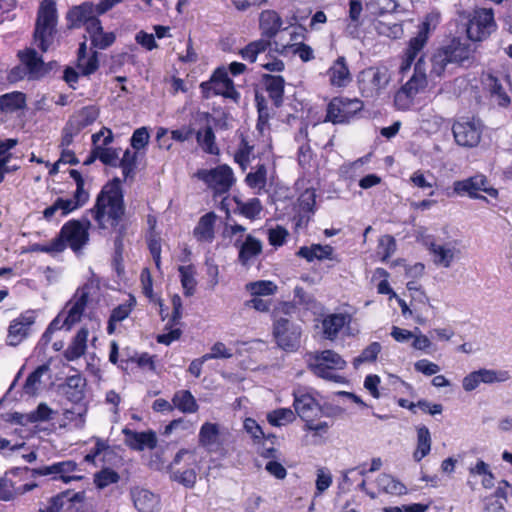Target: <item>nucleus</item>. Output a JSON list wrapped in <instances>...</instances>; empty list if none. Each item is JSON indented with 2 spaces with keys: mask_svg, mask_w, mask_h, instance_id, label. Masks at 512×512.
I'll use <instances>...</instances> for the list:
<instances>
[{
  "mask_svg": "<svg viewBox=\"0 0 512 512\" xmlns=\"http://www.w3.org/2000/svg\"><path fill=\"white\" fill-rule=\"evenodd\" d=\"M90 212L101 229L116 228L120 225L125 214V205L118 178L102 188Z\"/></svg>",
  "mask_w": 512,
  "mask_h": 512,
  "instance_id": "f257e3e1",
  "label": "nucleus"
},
{
  "mask_svg": "<svg viewBox=\"0 0 512 512\" xmlns=\"http://www.w3.org/2000/svg\"><path fill=\"white\" fill-rule=\"evenodd\" d=\"M308 368L322 379L340 383L344 378L336 373L346 366V361L333 350L316 351L308 354Z\"/></svg>",
  "mask_w": 512,
  "mask_h": 512,
  "instance_id": "f03ea898",
  "label": "nucleus"
},
{
  "mask_svg": "<svg viewBox=\"0 0 512 512\" xmlns=\"http://www.w3.org/2000/svg\"><path fill=\"white\" fill-rule=\"evenodd\" d=\"M294 310V306L289 303H282L275 311V322L273 325V335L277 345L286 351H294L300 345L302 334L301 327L291 323L288 319L280 317V313L289 314Z\"/></svg>",
  "mask_w": 512,
  "mask_h": 512,
  "instance_id": "7ed1b4c3",
  "label": "nucleus"
},
{
  "mask_svg": "<svg viewBox=\"0 0 512 512\" xmlns=\"http://www.w3.org/2000/svg\"><path fill=\"white\" fill-rule=\"evenodd\" d=\"M56 22L55 2L53 0H43L38 11L34 32L35 41L43 52H46L52 43Z\"/></svg>",
  "mask_w": 512,
  "mask_h": 512,
  "instance_id": "20e7f679",
  "label": "nucleus"
},
{
  "mask_svg": "<svg viewBox=\"0 0 512 512\" xmlns=\"http://www.w3.org/2000/svg\"><path fill=\"white\" fill-rule=\"evenodd\" d=\"M391 73L387 67H368L357 76L358 88L365 98L378 97L389 85Z\"/></svg>",
  "mask_w": 512,
  "mask_h": 512,
  "instance_id": "39448f33",
  "label": "nucleus"
},
{
  "mask_svg": "<svg viewBox=\"0 0 512 512\" xmlns=\"http://www.w3.org/2000/svg\"><path fill=\"white\" fill-rule=\"evenodd\" d=\"M364 105L358 98H333L327 107L326 120L333 124H342L350 121Z\"/></svg>",
  "mask_w": 512,
  "mask_h": 512,
  "instance_id": "423d86ee",
  "label": "nucleus"
},
{
  "mask_svg": "<svg viewBox=\"0 0 512 512\" xmlns=\"http://www.w3.org/2000/svg\"><path fill=\"white\" fill-rule=\"evenodd\" d=\"M40 512H95L94 506L84 499L83 493L68 492L58 494L49 500L48 505Z\"/></svg>",
  "mask_w": 512,
  "mask_h": 512,
  "instance_id": "0eeeda50",
  "label": "nucleus"
},
{
  "mask_svg": "<svg viewBox=\"0 0 512 512\" xmlns=\"http://www.w3.org/2000/svg\"><path fill=\"white\" fill-rule=\"evenodd\" d=\"M423 244L430 252L433 263L442 268H450L461 253L460 249L457 248L456 241L437 243L431 235L423 238Z\"/></svg>",
  "mask_w": 512,
  "mask_h": 512,
  "instance_id": "6e6552de",
  "label": "nucleus"
},
{
  "mask_svg": "<svg viewBox=\"0 0 512 512\" xmlns=\"http://www.w3.org/2000/svg\"><path fill=\"white\" fill-rule=\"evenodd\" d=\"M453 190L458 195H467L473 199L486 200L479 192H485L492 198L498 197V190L490 186L488 179L483 174H477L464 180L455 181Z\"/></svg>",
  "mask_w": 512,
  "mask_h": 512,
  "instance_id": "1a4fd4ad",
  "label": "nucleus"
},
{
  "mask_svg": "<svg viewBox=\"0 0 512 512\" xmlns=\"http://www.w3.org/2000/svg\"><path fill=\"white\" fill-rule=\"evenodd\" d=\"M495 27L493 10L479 9L468 22L467 36L472 41H482L495 30Z\"/></svg>",
  "mask_w": 512,
  "mask_h": 512,
  "instance_id": "9d476101",
  "label": "nucleus"
},
{
  "mask_svg": "<svg viewBox=\"0 0 512 512\" xmlns=\"http://www.w3.org/2000/svg\"><path fill=\"white\" fill-rule=\"evenodd\" d=\"M90 225L88 220L69 221L61 228L57 238L62 239L65 245L67 243L73 251L77 252L88 243Z\"/></svg>",
  "mask_w": 512,
  "mask_h": 512,
  "instance_id": "9b49d317",
  "label": "nucleus"
},
{
  "mask_svg": "<svg viewBox=\"0 0 512 512\" xmlns=\"http://www.w3.org/2000/svg\"><path fill=\"white\" fill-rule=\"evenodd\" d=\"M197 177L218 194L229 191L235 180L232 169L227 165H220L211 170H200Z\"/></svg>",
  "mask_w": 512,
  "mask_h": 512,
  "instance_id": "f8f14e48",
  "label": "nucleus"
},
{
  "mask_svg": "<svg viewBox=\"0 0 512 512\" xmlns=\"http://www.w3.org/2000/svg\"><path fill=\"white\" fill-rule=\"evenodd\" d=\"M31 472L28 467L24 468H13L6 472L3 477L0 478V500L1 501H12L17 497L33 490L38 485L37 483H26L23 485L16 486V483L10 476H21L23 473Z\"/></svg>",
  "mask_w": 512,
  "mask_h": 512,
  "instance_id": "ddd939ff",
  "label": "nucleus"
},
{
  "mask_svg": "<svg viewBox=\"0 0 512 512\" xmlns=\"http://www.w3.org/2000/svg\"><path fill=\"white\" fill-rule=\"evenodd\" d=\"M455 141L463 147H475L479 144L482 125L478 120H459L452 127Z\"/></svg>",
  "mask_w": 512,
  "mask_h": 512,
  "instance_id": "4468645a",
  "label": "nucleus"
},
{
  "mask_svg": "<svg viewBox=\"0 0 512 512\" xmlns=\"http://www.w3.org/2000/svg\"><path fill=\"white\" fill-rule=\"evenodd\" d=\"M430 19L431 17L427 16L425 21H423L420 25L417 35L410 39L403 55L402 63L400 66L401 72H405L410 69L416 57L425 47L428 40V35L430 33Z\"/></svg>",
  "mask_w": 512,
  "mask_h": 512,
  "instance_id": "2eb2a0df",
  "label": "nucleus"
},
{
  "mask_svg": "<svg viewBox=\"0 0 512 512\" xmlns=\"http://www.w3.org/2000/svg\"><path fill=\"white\" fill-rule=\"evenodd\" d=\"M77 471V464L72 460L53 463L52 465L31 469L32 477L51 476L53 480H61L69 483L72 480H80L81 476L74 473Z\"/></svg>",
  "mask_w": 512,
  "mask_h": 512,
  "instance_id": "dca6fc26",
  "label": "nucleus"
},
{
  "mask_svg": "<svg viewBox=\"0 0 512 512\" xmlns=\"http://www.w3.org/2000/svg\"><path fill=\"white\" fill-rule=\"evenodd\" d=\"M89 294L88 286L81 287L76 291L73 298L67 304L69 310L63 320V324L66 325L67 330H70L73 325L81 320L82 314L88 303Z\"/></svg>",
  "mask_w": 512,
  "mask_h": 512,
  "instance_id": "f3484780",
  "label": "nucleus"
},
{
  "mask_svg": "<svg viewBox=\"0 0 512 512\" xmlns=\"http://www.w3.org/2000/svg\"><path fill=\"white\" fill-rule=\"evenodd\" d=\"M202 87H208L215 95H222L234 101H237L240 96L224 69L216 70L211 80L203 83Z\"/></svg>",
  "mask_w": 512,
  "mask_h": 512,
  "instance_id": "a211bd4d",
  "label": "nucleus"
},
{
  "mask_svg": "<svg viewBox=\"0 0 512 512\" xmlns=\"http://www.w3.org/2000/svg\"><path fill=\"white\" fill-rule=\"evenodd\" d=\"M295 412L306 423L314 421L321 415V407L318 402L307 393H294Z\"/></svg>",
  "mask_w": 512,
  "mask_h": 512,
  "instance_id": "6ab92c4d",
  "label": "nucleus"
},
{
  "mask_svg": "<svg viewBox=\"0 0 512 512\" xmlns=\"http://www.w3.org/2000/svg\"><path fill=\"white\" fill-rule=\"evenodd\" d=\"M34 322L33 312H26L14 319L8 328L7 344L17 346L21 343L27 337L28 330Z\"/></svg>",
  "mask_w": 512,
  "mask_h": 512,
  "instance_id": "aec40b11",
  "label": "nucleus"
},
{
  "mask_svg": "<svg viewBox=\"0 0 512 512\" xmlns=\"http://www.w3.org/2000/svg\"><path fill=\"white\" fill-rule=\"evenodd\" d=\"M485 87L488 89L490 96L494 101L501 107H507L511 103V99L503 87V82L510 85V76L505 74L502 78L495 76L492 73H488L484 77Z\"/></svg>",
  "mask_w": 512,
  "mask_h": 512,
  "instance_id": "412c9836",
  "label": "nucleus"
},
{
  "mask_svg": "<svg viewBox=\"0 0 512 512\" xmlns=\"http://www.w3.org/2000/svg\"><path fill=\"white\" fill-rule=\"evenodd\" d=\"M96 6L91 2L82 3L72 8L68 13V20L71 27L85 26L89 30L90 24L94 21H100L97 17Z\"/></svg>",
  "mask_w": 512,
  "mask_h": 512,
  "instance_id": "4be33fe9",
  "label": "nucleus"
},
{
  "mask_svg": "<svg viewBox=\"0 0 512 512\" xmlns=\"http://www.w3.org/2000/svg\"><path fill=\"white\" fill-rule=\"evenodd\" d=\"M329 83L336 88H344L352 81V75L344 56H339L326 72Z\"/></svg>",
  "mask_w": 512,
  "mask_h": 512,
  "instance_id": "5701e85b",
  "label": "nucleus"
},
{
  "mask_svg": "<svg viewBox=\"0 0 512 512\" xmlns=\"http://www.w3.org/2000/svg\"><path fill=\"white\" fill-rule=\"evenodd\" d=\"M130 495L134 507L139 512H157L159 510L160 499L152 491L142 487H134L131 489Z\"/></svg>",
  "mask_w": 512,
  "mask_h": 512,
  "instance_id": "b1692460",
  "label": "nucleus"
},
{
  "mask_svg": "<svg viewBox=\"0 0 512 512\" xmlns=\"http://www.w3.org/2000/svg\"><path fill=\"white\" fill-rule=\"evenodd\" d=\"M18 56L27 69L29 79H39L48 72L42 58L38 56L34 49L28 48L19 51Z\"/></svg>",
  "mask_w": 512,
  "mask_h": 512,
  "instance_id": "393cba45",
  "label": "nucleus"
},
{
  "mask_svg": "<svg viewBox=\"0 0 512 512\" xmlns=\"http://www.w3.org/2000/svg\"><path fill=\"white\" fill-rule=\"evenodd\" d=\"M122 433L125 435V444L133 450L154 449L157 445L156 434L152 431L136 432L129 428H124Z\"/></svg>",
  "mask_w": 512,
  "mask_h": 512,
  "instance_id": "a878e982",
  "label": "nucleus"
},
{
  "mask_svg": "<svg viewBox=\"0 0 512 512\" xmlns=\"http://www.w3.org/2000/svg\"><path fill=\"white\" fill-rule=\"evenodd\" d=\"M198 442L200 446L204 447L209 452H217L222 445L220 441L219 425L205 422L200 428Z\"/></svg>",
  "mask_w": 512,
  "mask_h": 512,
  "instance_id": "bb28decb",
  "label": "nucleus"
},
{
  "mask_svg": "<svg viewBox=\"0 0 512 512\" xmlns=\"http://www.w3.org/2000/svg\"><path fill=\"white\" fill-rule=\"evenodd\" d=\"M427 85L428 79L425 69V62L423 56H420L415 63L413 75L403 86L416 97L420 92L425 90Z\"/></svg>",
  "mask_w": 512,
  "mask_h": 512,
  "instance_id": "cd10ccee",
  "label": "nucleus"
},
{
  "mask_svg": "<svg viewBox=\"0 0 512 512\" xmlns=\"http://www.w3.org/2000/svg\"><path fill=\"white\" fill-rule=\"evenodd\" d=\"M448 55L450 61L454 64H463L468 61L473 53L470 45L466 42H461L459 39L454 38L451 42L442 47Z\"/></svg>",
  "mask_w": 512,
  "mask_h": 512,
  "instance_id": "c85d7f7f",
  "label": "nucleus"
},
{
  "mask_svg": "<svg viewBox=\"0 0 512 512\" xmlns=\"http://www.w3.org/2000/svg\"><path fill=\"white\" fill-rule=\"evenodd\" d=\"M282 26V19L274 10H265L259 17V27L262 35L268 39L276 36Z\"/></svg>",
  "mask_w": 512,
  "mask_h": 512,
  "instance_id": "c756f323",
  "label": "nucleus"
},
{
  "mask_svg": "<svg viewBox=\"0 0 512 512\" xmlns=\"http://www.w3.org/2000/svg\"><path fill=\"white\" fill-rule=\"evenodd\" d=\"M98 115L99 110L95 106L83 107L71 117L69 121L70 128L73 132L77 133L83 128L94 123L98 118Z\"/></svg>",
  "mask_w": 512,
  "mask_h": 512,
  "instance_id": "7c9ffc66",
  "label": "nucleus"
},
{
  "mask_svg": "<svg viewBox=\"0 0 512 512\" xmlns=\"http://www.w3.org/2000/svg\"><path fill=\"white\" fill-rule=\"evenodd\" d=\"M216 218L217 216L214 212H209L199 219L193 231V235L198 241L212 242Z\"/></svg>",
  "mask_w": 512,
  "mask_h": 512,
  "instance_id": "2f4dec72",
  "label": "nucleus"
},
{
  "mask_svg": "<svg viewBox=\"0 0 512 512\" xmlns=\"http://www.w3.org/2000/svg\"><path fill=\"white\" fill-rule=\"evenodd\" d=\"M89 34L91 43L98 49H106L111 46L115 41L113 32H104L100 21H94L90 24Z\"/></svg>",
  "mask_w": 512,
  "mask_h": 512,
  "instance_id": "473e14b6",
  "label": "nucleus"
},
{
  "mask_svg": "<svg viewBox=\"0 0 512 512\" xmlns=\"http://www.w3.org/2000/svg\"><path fill=\"white\" fill-rule=\"evenodd\" d=\"M348 317L345 314H329L322 320V331L325 339L335 340L345 326Z\"/></svg>",
  "mask_w": 512,
  "mask_h": 512,
  "instance_id": "72a5a7b5",
  "label": "nucleus"
},
{
  "mask_svg": "<svg viewBox=\"0 0 512 512\" xmlns=\"http://www.w3.org/2000/svg\"><path fill=\"white\" fill-rule=\"evenodd\" d=\"M85 384V379L79 374L67 377L65 384L62 386L67 399L73 403L82 401Z\"/></svg>",
  "mask_w": 512,
  "mask_h": 512,
  "instance_id": "f704fd0d",
  "label": "nucleus"
},
{
  "mask_svg": "<svg viewBox=\"0 0 512 512\" xmlns=\"http://www.w3.org/2000/svg\"><path fill=\"white\" fill-rule=\"evenodd\" d=\"M89 331L87 328H81L75 337L73 338L71 344L67 347L64 352V357L68 361H73L80 358L84 355L87 348V339H88Z\"/></svg>",
  "mask_w": 512,
  "mask_h": 512,
  "instance_id": "c9c22d12",
  "label": "nucleus"
},
{
  "mask_svg": "<svg viewBox=\"0 0 512 512\" xmlns=\"http://www.w3.org/2000/svg\"><path fill=\"white\" fill-rule=\"evenodd\" d=\"M417 431V446L413 452V459L416 462H420L424 457H426L431 451V434L429 429L424 426H418L416 428Z\"/></svg>",
  "mask_w": 512,
  "mask_h": 512,
  "instance_id": "e433bc0d",
  "label": "nucleus"
},
{
  "mask_svg": "<svg viewBox=\"0 0 512 512\" xmlns=\"http://www.w3.org/2000/svg\"><path fill=\"white\" fill-rule=\"evenodd\" d=\"M266 91L276 107L282 105L285 81L281 76L267 75L264 77Z\"/></svg>",
  "mask_w": 512,
  "mask_h": 512,
  "instance_id": "4c0bfd02",
  "label": "nucleus"
},
{
  "mask_svg": "<svg viewBox=\"0 0 512 512\" xmlns=\"http://www.w3.org/2000/svg\"><path fill=\"white\" fill-rule=\"evenodd\" d=\"M373 26L379 35H383L391 39H397L403 35L402 25L394 21L391 16L375 20Z\"/></svg>",
  "mask_w": 512,
  "mask_h": 512,
  "instance_id": "58836bf2",
  "label": "nucleus"
},
{
  "mask_svg": "<svg viewBox=\"0 0 512 512\" xmlns=\"http://www.w3.org/2000/svg\"><path fill=\"white\" fill-rule=\"evenodd\" d=\"M332 253L333 248L330 245L313 244L311 246L301 247L298 250L297 255L311 262L315 259H331Z\"/></svg>",
  "mask_w": 512,
  "mask_h": 512,
  "instance_id": "ea45409f",
  "label": "nucleus"
},
{
  "mask_svg": "<svg viewBox=\"0 0 512 512\" xmlns=\"http://www.w3.org/2000/svg\"><path fill=\"white\" fill-rule=\"evenodd\" d=\"M26 105V96L22 92H11L0 96V110L5 113H12L23 109Z\"/></svg>",
  "mask_w": 512,
  "mask_h": 512,
  "instance_id": "a19ab883",
  "label": "nucleus"
},
{
  "mask_svg": "<svg viewBox=\"0 0 512 512\" xmlns=\"http://www.w3.org/2000/svg\"><path fill=\"white\" fill-rule=\"evenodd\" d=\"M262 251L261 242L251 235L246 237L239 251V261L242 265H248L249 261L259 255Z\"/></svg>",
  "mask_w": 512,
  "mask_h": 512,
  "instance_id": "79ce46f5",
  "label": "nucleus"
},
{
  "mask_svg": "<svg viewBox=\"0 0 512 512\" xmlns=\"http://www.w3.org/2000/svg\"><path fill=\"white\" fill-rule=\"evenodd\" d=\"M172 403L183 413H195L198 410L196 399L188 390L176 392L172 398Z\"/></svg>",
  "mask_w": 512,
  "mask_h": 512,
  "instance_id": "37998d69",
  "label": "nucleus"
},
{
  "mask_svg": "<svg viewBox=\"0 0 512 512\" xmlns=\"http://www.w3.org/2000/svg\"><path fill=\"white\" fill-rule=\"evenodd\" d=\"M196 140L204 152L211 155L219 154V148L215 143V134L212 127L206 126L204 129L199 130L196 133Z\"/></svg>",
  "mask_w": 512,
  "mask_h": 512,
  "instance_id": "c03bdc74",
  "label": "nucleus"
},
{
  "mask_svg": "<svg viewBox=\"0 0 512 512\" xmlns=\"http://www.w3.org/2000/svg\"><path fill=\"white\" fill-rule=\"evenodd\" d=\"M50 370L48 364L38 366L26 379L24 391L28 395H36L41 384V378Z\"/></svg>",
  "mask_w": 512,
  "mask_h": 512,
  "instance_id": "a18cd8bd",
  "label": "nucleus"
},
{
  "mask_svg": "<svg viewBox=\"0 0 512 512\" xmlns=\"http://www.w3.org/2000/svg\"><path fill=\"white\" fill-rule=\"evenodd\" d=\"M432 68L430 71L431 76L442 77L450 64L448 55L443 48L438 49L431 57Z\"/></svg>",
  "mask_w": 512,
  "mask_h": 512,
  "instance_id": "49530a36",
  "label": "nucleus"
},
{
  "mask_svg": "<svg viewBox=\"0 0 512 512\" xmlns=\"http://www.w3.org/2000/svg\"><path fill=\"white\" fill-rule=\"evenodd\" d=\"M444 119L433 111H422L420 128L426 133L433 134L440 130Z\"/></svg>",
  "mask_w": 512,
  "mask_h": 512,
  "instance_id": "de8ad7c7",
  "label": "nucleus"
},
{
  "mask_svg": "<svg viewBox=\"0 0 512 512\" xmlns=\"http://www.w3.org/2000/svg\"><path fill=\"white\" fill-rule=\"evenodd\" d=\"M376 483L379 489L389 494L400 495L406 490L402 483L388 474H380L376 479Z\"/></svg>",
  "mask_w": 512,
  "mask_h": 512,
  "instance_id": "09e8293b",
  "label": "nucleus"
},
{
  "mask_svg": "<svg viewBox=\"0 0 512 512\" xmlns=\"http://www.w3.org/2000/svg\"><path fill=\"white\" fill-rule=\"evenodd\" d=\"M267 420L272 426H285L295 420V413L290 408H279L269 412Z\"/></svg>",
  "mask_w": 512,
  "mask_h": 512,
  "instance_id": "8fccbe9b",
  "label": "nucleus"
},
{
  "mask_svg": "<svg viewBox=\"0 0 512 512\" xmlns=\"http://www.w3.org/2000/svg\"><path fill=\"white\" fill-rule=\"evenodd\" d=\"M245 288L254 296L273 295L277 290L276 284L268 280L249 282L246 284Z\"/></svg>",
  "mask_w": 512,
  "mask_h": 512,
  "instance_id": "3c124183",
  "label": "nucleus"
},
{
  "mask_svg": "<svg viewBox=\"0 0 512 512\" xmlns=\"http://www.w3.org/2000/svg\"><path fill=\"white\" fill-rule=\"evenodd\" d=\"M119 480L120 475L110 468H104L94 475V483L99 489H104L111 484L117 483Z\"/></svg>",
  "mask_w": 512,
  "mask_h": 512,
  "instance_id": "603ef678",
  "label": "nucleus"
},
{
  "mask_svg": "<svg viewBox=\"0 0 512 512\" xmlns=\"http://www.w3.org/2000/svg\"><path fill=\"white\" fill-rule=\"evenodd\" d=\"M178 270L180 272L184 294L186 296L193 295L196 287V280L194 278V270L192 266H180Z\"/></svg>",
  "mask_w": 512,
  "mask_h": 512,
  "instance_id": "864d4df0",
  "label": "nucleus"
},
{
  "mask_svg": "<svg viewBox=\"0 0 512 512\" xmlns=\"http://www.w3.org/2000/svg\"><path fill=\"white\" fill-rule=\"evenodd\" d=\"M254 146L250 145L248 141L242 137L239 148L234 155L235 162L245 170L250 162L251 155L253 154Z\"/></svg>",
  "mask_w": 512,
  "mask_h": 512,
  "instance_id": "5fc2aeb1",
  "label": "nucleus"
},
{
  "mask_svg": "<svg viewBox=\"0 0 512 512\" xmlns=\"http://www.w3.org/2000/svg\"><path fill=\"white\" fill-rule=\"evenodd\" d=\"M170 478L187 488H192L196 483L197 474L194 469L189 468L184 471H171Z\"/></svg>",
  "mask_w": 512,
  "mask_h": 512,
  "instance_id": "6e6d98bb",
  "label": "nucleus"
},
{
  "mask_svg": "<svg viewBox=\"0 0 512 512\" xmlns=\"http://www.w3.org/2000/svg\"><path fill=\"white\" fill-rule=\"evenodd\" d=\"M477 373L480 378V382L485 384L504 382L509 379V374L507 371H495L483 368L477 370Z\"/></svg>",
  "mask_w": 512,
  "mask_h": 512,
  "instance_id": "4d7b16f0",
  "label": "nucleus"
},
{
  "mask_svg": "<svg viewBox=\"0 0 512 512\" xmlns=\"http://www.w3.org/2000/svg\"><path fill=\"white\" fill-rule=\"evenodd\" d=\"M415 96L404 86L395 93L394 104L398 110H408L414 103Z\"/></svg>",
  "mask_w": 512,
  "mask_h": 512,
  "instance_id": "13d9d810",
  "label": "nucleus"
},
{
  "mask_svg": "<svg viewBox=\"0 0 512 512\" xmlns=\"http://www.w3.org/2000/svg\"><path fill=\"white\" fill-rule=\"evenodd\" d=\"M381 351V345L378 342H373L368 345L362 353L354 359V365L358 366L361 363L373 362L376 360Z\"/></svg>",
  "mask_w": 512,
  "mask_h": 512,
  "instance_id": "bf43d9fd",
  "label": "nucleus"
},
{
  "mask_svg": "<svg viewBox=\"0 0 512 512\" xmlns=\"http://www.w3.org/2000/svg\"><path fill=\"white\" fill-rule=\"evenodd\" d=\"M246 183L251 188L262 189L266 184V168L264 165H259L255 172H250L246 176Z\"/></svg>",
  "mask_w": 512,
  "mask_h": 512,
  "instance_id": "052dcab7",
  "label": "nucleus"
},
{
  "mask_svg": "<svg viewBox=\"0 0 512 512\" xmlns=\"http://www.w3.org/2000/svg\"><path fill=\"white\" fill-rule=\"evenodd\" d=\"M84 204L85 202L76 199L75 196L73 197V199L57 198L56 201L53 203L57 211L60 210L63 216L83 206Z\"/></svg>",
  "mask_w": 512,
  "mask_h": 512,
  "instance_id": "680f3d73",
  "label": "nucleus"
},
{
  "mask_svg": "<svg viewBox=\"0 0 512 512\" xmlns=\"http://www.w3.org/2000/svg\"><path fill=\"white\" fill-rule=\"evenodd\" d=\"M66 245L62 239L55 238L47 244H33L31 251L33 252H44V253H59L65 249Z\"/></svg>",
  "mask_w": 512,
  "mask_h": 512,
  "instance_id": "e2e57ef3",
  "label": "nucleus"
},
{
  "mask_svg": "<svg viewBox=\"0 0 512 512\" xmlns=\"http://www.w3.org/2000/svg\"><path fill=\"white\" fill-rule=\"evenodd\" d=\"M98 66L99 64L96 52H94L90 57H78V67L84 75H90L94 73L98 69Z\"/></svg>",
  "mask_w": 512,
  "mask_h": 512,
  "instance_id": "0e129e2a",
  "label": "nucleus"
},
{
  "mask_svg": "<svg viewBox=\"0 0 512 512\" xmlns=\"http://www.w3.org/2000/svg\"><path fill=\"white\" fill-rule=\"evenodd\" d=\"M379 254L382 255V261H386L396 250V242L390 235H384L379 239Z\"/></svg>",
  "mask_w": 512,
  "mask_h": 512,
  "instance_id": "69168bd1",
  "label": "nucleus"
},
{
  "mask_svg": "<svg viewBox=\"0 0 512 512\" xmlns=\"http://www.w3.org/2000/svg\"><path fill=\"white\" fill-rule=\"evenodd\" d=\"M332 484V475L325 468H319L317 470V479H316V496L321 495L324 491H326Z\"/></svg>",
  "mask_w": 512,
  "mask_h": 512,
  "instance_id": "338daca9",
  "label": "nucleus"
},
{
  "mask_svg": "<svg viewBox=\"0 0 512 512\" xmlns=\"http://www.w3.org/2000/svg\"><path fill=\"white\" fill-rule=\"evenodd\" d=\"M53 410L46 404L40 403L35 411L28 415V420L32 423L48 421L52 418Z\"/></svg>",
  "mask_w": 512,
  "mask_h": 512,
  "instance_id": "774afa93",
  "label": "nucleus"
}]
</instances>
